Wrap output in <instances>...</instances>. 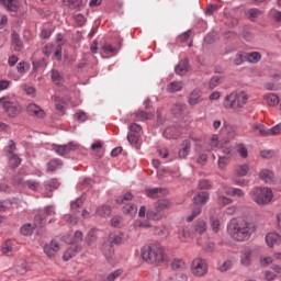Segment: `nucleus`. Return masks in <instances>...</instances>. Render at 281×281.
<instances>
[{
  "instance_id": "f257e3e1",
  "label": "nucleus",
  "mask_w": 281,
  "mask_h": 281,
  "mask_svg": "<svg viewBox=\"0 0 281 281\" xmlns=\"http://www.w3.org/2000/svg\"><path fill=\"white\" fill-rule=\"evenodd\" d=\"M227 232L229 236L234 238V240L243 243L251 238V235L254 234V232H256V225L247 221L232 220L227 224Z\"/></svg>"
},
{
  "instance_id": "f03ea898",
  "label": "nucleus",
  "mask_w": 281,
  "mask_h": 281,
  "mask_svg": "<svg viewBox=\"0 0 281 281\" xmlns=\"http://www.w3.org/2000/svg\"><path fill=\"white\" fill-rule=\"evenodd\" d=\"M140 256L145 262L156 265L157 267L168 262V254L161 244L145 245L140 250Z\"/></svg>"
},
{
  "instance_id": "7ed1b4c3",
  "label": "nucleus",
  "mask_w": 281,
  "mask_h": 281,
  "mask_svg": "<svg viewBox=\"0 0 281 281\" xmlns=\"http://www.w3.org/2000/svg\"><path fill=\"white\" fill-rule=\"evenodd\" d=\"M248 100L249 94H247V92H233L225 97L223 106L224 109H234L235 111H237V109H243V106L247 104Z\"/></svg>"
},
{
  "instance_id": "20e7f679",
  "label": "nucleus",
  "mask_w": 281,
  "mask_h": 281,
  "mask_svg": "<svg viewBox=\"0 0 281 281\" xmlns=\"http://www.w3.org/2000/svg\"><path fill=\"white\" fill-rule=\"evenodd\" d=\"M249 195L257 205H269L273 200V191L267 187H256Z\"/></svg>"
},
{
  "instance_id": "39448f33",
  "label": "nucleus",
  "mask_w": 281,
  "mask_h": 281,
  "mask_svg": "<svg viewBox=\"0 0 281 281\" xmlns=\"http://www.w3.org/2000/svg\"><path fill=\"white\" fill-rule=\"evenodd\" d=\"M124 243V234L123 233H111L109 235V243L103 245V255L108 260H111L115 255V248L113 245H122Z\"/></svg>"
},
{
  "instance_id": "423d86ee",
  "label": "nucleus",
  "mask_w": 281,
  "mask_h": 281,
  "mask_svg": "<svg viewBox=\"0 0 281 281\" xmlns=\"http://www.w3.org/2000/svg\"><path fill=\"white\" fill-rule=\"evenodd\" d=\"M190 270L195 278H203V276H207V261L201 257H196L191 262Z\"/></svg>"
},
{
  "instance_id": "0eeeda50",
  "label": "nucleus",
  "mask_w": 281,
  "mask_h": 281,
  "mask_svg": "<svg viewBox=\"0 0 281 281\" xmlns=\"http://www.w3.org/2000/svg\"><path fill=\"white\" fill-rule=\"evenodd\" d=\"M0 106L4 109L10 117H16V115H19V105H16V102H14V99L11 97L0 98Z\"/></svg>"
},
{
  "instance_id": "6e6552de",
  "label": "nucleus",
  "mask_w": 281,
  "mask_h": 281,
  "mask_svg": "<svg viewBox=\"0 0 281 281\" xmlns=\"http://www.w3.org/2000/svg\"><path fill=\"white\" fill-rule=\"evenodd\" d=\"M59 251L60 244L56 239H53L49 244H46L44 246V252L46 254V256H48V258H54V256H56V254Z\"/></svg>"
},
{
  "instance_id": "1a4fd4ad",
  "label": "nucleus",
  "mask_w": 281,
  "mask_h": 281,
  "mask_svg": "<svg viewBox=\"0 0 281 281\" xmlns=\"http://www.w3.org/2000/svg\"><path fill=\"white\" fill-rule=\"evenodd\" d=\"M44 214L35 215V224H34L35 227H43V225H45V223H47V220L45 218V216H53V214H55L54 206H47L45 209Z\"/></svg>"
},
{
  "instance_id": "9d476101",
  "label": "nucleus",
  "mask_w": 281,
  "mask_h": 281,
  "mask_svg": "<svg viewBox=\"0 0 281 281\" xmlns=\"http://www.w3.org/2000/svg\"><path fill=\"white\" fill-rule=\"evenodd\" d=\"M53 150L60 157H65V155H69L71 150H76V145L68 144V145H54Z\"/></svg>"
},
{
  "instance_id": "9b49d317",
  "label": "nucleus",
  "mask_w": 281,
  "mask_h": 281,
  "mask_svg": "<svg viewBox=\"0 0 281 281\" xmlns=\"http://www.w3.org/2000/svg\"><path fill=\"white\" fill-rule=\"evenodd\" d=\"M263 100L267 104V106L276 108L278 104H280V97L276 93L268 92L263 94Z\"/></svg>"
},
{
  "instance_id": "f8f14e48",
  "label": "nucleus",
  "mask_w": 281,
  "mask_h": 281,
  "mask_svg": "<svg viewBox=\"0 0 281 281\" xmlns=\"http://www.w3.org/2000/svg\"><path fill=\"white\" fill-rule=\"evenodd\" d=\"M210 201V193L207 191H201L193 196V203L195 205H205Z\"/></svg>"
},
{
  "instance_id": "ddd939ff",
  "label": "nucleus",
  "mask_w": 281,
  "mask_h": 281,
  "mask_svg": "<svg viewBox=\"0 0 281 281\" xmlns=\"http://www.w3.org/2000/svg\"><path fill=\"white\" fill-rule=\"evenodd\" d=\"M168 191H166V189L162 188H149L146 189V195L149 199H159V196H164L167 194Z\"/></svg>"
},
{
  "instance_id": "4468645a",
  "label": "nucleus",
  "mask_w": 281,
  "mask_h": 281,
  "mask_svg": "<svg viewBox=\"0 0 281 281\" xmlns=\"http://www.w3.org/2000/svg\"><path fill=\"white\" fill-rule=\"evenodd\" d=\"M11 45L14 52H21V49H23V41H21V35H19V33L15 31H13L11 34Z\"/></svg>"
},
{
  "instance_id": "2eb2a0df",
  "label": "nucleus",
  "mask_w": 281,
  "mask_h": 281,
  "mask_svg": "<svg viewBox=\"0 0 281 281\" xmlns=\"http://www.w3.org/2000/svg\"><path fill=\"white\" fill-rule=\"evenodd\" d=\"M202 100L203 91H201L200 89H195L189 97V104H191V106H196V104H199V102H201Z\"/></svg>"
},
{
  "instance_id": "dca6fc26",
  "label": "nucleus",
  "mask_w": 281,
  "mask_h": 281,
  "mask_svg": "<svg viewBox=\"0 0 281 281\" xmlns=\"http://www.w3.org/2000/svg\"><path fill=\"white\" fill-rule=\"evenodd\" d=\"M259 179L265 181V183H273L276 181V175L271 170L262 169L259 172Z\"/></svg>"
},
{
  "instance_id": "f3484780",
  "label": "nucleus",
  "mask_w": 281,
  "mask_h": 281,
  "mask_svg": "<svg viewBox=\"0 0 281 281\" xmlns=\"http://www.w3.org/2000/svg\"><path fill=\"white\" fill-rule=\"evenodd\" d=\"M266 243L269 247H273L274 245H281V236L278 233H268L266 235Z\"/></svg>"
},
{
  "instance_id": "a211bd4d",
  "label": "nucleus",
  "mask_w": 281,
  "mask_h": 281,
  "mask_svg": "<svg viewBox=\"0 0 281 281\" xmlns=\"http://www.w3.org/2000/svg\"><path fill=\"white\" fill-rule=\"evenodd\" d=\"M251 248H244L240 255V262L244 267L251 266Z\"/></svg>"
},
{
  "instance_id": "6ab92c4d",
  "label": "nucleus",
  "mask_w": 281,
  "mask_h": 281,
  "mask_svg": "<svg viewBox=\"0 0 281 281\" xmlns=\"http://www.w3.org/2000/svg\"><path fill=\"white\" fill-rule=\"evenodd\" d=\"M26 110L30 115H35L36 117H45V111L35 103L29 104Z\"/></svg>"
},
{
  "instance_id": "aec40b11",
  "label": "nucleus",
  "mask_w": 281,
  "mask_h": 281,
  "mask_svg": "<svg viewBox=\"0 0 281 281\" xmlns=\"http://www.w3.org/2000/svg\"><path fill=\"white\" fill-rule=\"evenodd\" d=\"M193 232L200 236H203V234L207 232V222L204 220H198L193 225Z\"/></svg>"
},
{
  "instance_id": "412c9836",
  "label": "nucleus",
  "mask_w": 281,
  "mask_h": 281,
  "mask_svg": "<svg viewBox=\"0 0 281 281\" xmlns=\"http://www.w3.org/2000/svg\"><path fill=\"white\" fill-rule=\"evenodd\" d=\"M138 216L140 218H144V216H147V218H151L153 221H159V218H161V215L157 214L155 211H148L146 213V206H140L138 211Z\"/></svg>"
},
{
  "instance_id": "4be33fe9",
  "label": "nucleus",
  "mask_w": 281,
  "mask_h": 281,
  "mask_svg": "<svg viewBox=\"0 0 281 281\" xmlns=\"http://www.w3.org/2000/svg\"><path fill=\"white\" fill-rule=\"evenodd\" d=\"M178 238L181 243H188L192 238V233L188 226H183L178 231Z\"/></svg>"
},
{
  "instance_id": "5701e85b",
  "label": "nucleus",
  "mask_w": 281,
  "mask_h": 281,
  "mask_svg": "<svg viewBox=\"0 0 281 281\" xmlns=\"http://www.w3.org/2000/svg\"><path fill=\"white\" fill-rule=\"evenodd\" d=\"M1 5H4L9 12L19 10V0H0Z\"/></svg>"
},
{
  "instance_id": "b1692460",
  "label": "nucleus",
  "mask_w": 281,
  "mask_h": 281,
  "mask_svg": "<svg viewBox=\"0 0 281 281\" xmlns=\"http://www.w3.org/2000/svg\"><path fill=\"white\" fill-rule=\"evenodd\" d=\"M234 172L237 177H247L249 172V164L236 165Z\"/></svg>"
},
{
  "instance_id": "393cba45",
  "label": "nucleus",
  "mask_w": 281,
  "mask_h": 281,
  "mask_svg": "<svg viewBox=\"0 0 281 281\" xmlns=\"http://www.w3.org/2000/svg\"><path fill=\"white\" fill-rule=\"evenodd\" d=\"M252 132L255 133V135H260L261 137L269 136V130H267V127H265V125L260 123H256L252 125Z\"/></svg>"
},
{
  "instance_id": "a878e982",
  "label": "nucleus",
  "mask_w": 281,
  "mask_h": 281,
  "mask_svg": "<svg viewBox=\"0 0 281 281\" xmlns=\"http://www.w3.org/2000/svg\"><path fill=\"white\" fill-rule=\"evenodd\" d=\"M7 157L11 168H19V166H21V158H19V156H16V154L13 151H8Z\"/></svg>"
},
{
  "instance_id": "bb28decb",
  "label": "nucleus",
  "mask_w": 281,
  "mask_h": 281,
  "mask_svg": "<svg viewBox=\"0 0 281 281\" xmlns=\"http://www.w3.org/2000/svg\"><path fill=\"white\" fill-rule=\"evenodd\" d=\"M210 226L213 234H218L221 232V220L214 215L210 216Z\"/></svg>"
},
{
  "instance_id": "cd10ccee",
  "label": "nucleus",
  "mask_w": 281,
  "mask_h": 281,
  "mask_svg": "<svg viewBox=\"0 0 281 281\" xmlns=\"http://www.w3.org/2000/svg\"><path fill=\"white\" fill-rule=\"evenodd\" d=\"M192 144L190 143V140H184L182 143V147L179 150V158L180 159H186L188 155H190V148H191Z\"/></svg>"
},
{
  "instance_id": "c85d7f7f",
  "label": "nucleus",
  "mask_w": 281,
  "mask_h": 281,
  "mask_svg": "<svg viewBox=\"0 0 281 281\" xmlns=\"http://www.w3.org/2000/svg\"><path fill=\"white\" fill-rule=\"evenodd\" d=\"M234 148L236 153H238V155L241 157V159H247V157H249V150L247 149V146H245V144H236Z\"/></svg>"
},
{
  "instance_id": "c756f323",
  "label": "nucleus",
  "mask_w": 281,
  "mask_h": 281,
  "mask_svg": "<svg viewBox=\"0 0 281 281\" xmlns=\"http://www.w3.org/2000/svg\"><path fill=\"white\" fill-rule=\"evenodd\" d=\"M176 74L178 76H186L188 74V59L181 60L177 66H176Z\"/></svg>"
},
{
  "instance_id": "7c9ffc66",
  "label": "nucleus",
  "mask_w": 281,
  "mask_h": 281,
  "mask_svg": "<svg viewBox=\"0 0 281 281\" xmlns=\"http://www.w3.org/2000/svg\"><path fill=\"white\" fill-rule=\"evenodd\" d=\"M183 90V82L181 81H173L167 86V91L169 93H177Z\"/></svg>"
},
{
  "instance_id": "2f4dec72",
  "label": "nucleus",
  "mask_w": 281,
  "mask_h": 281,
  "mask_svg": "<svg viewBox=\"0 0 281 281\" xmlns=\"http://www.w3.org/2000/svg\"><path fill=\"white\" fill-rule=\"evenodd\" d=\"M78 251H80V247L78 246H70L65 252H64V260H71V258H74V256H76V254H78Z\"/></svg>"
},
{
  "instance_id": "473e14b6",
  "label": "nucleus",
  "mask_w": 281,
  "mask_h": 281,
  "mask_svg": "<svg viewBox=\"0 0 281 281\" xmlns=\"http://www.w3.org/2000/svg\"><path fill=\"white\" fill-rule=\"evenodd\" d=\"M225 194H227V196H238L239 199H243V196H245V191L238 188H228L226 189Z\"/></svg>"
},
{
  "instance_id": "72a5a7b5",
  "label": "nucleus",
  "mask_w": 281,
  "mask_h": 281,
  "mask_svg": "<svg viewBox=\"0 0 281 281\" xmlns=\"http://www.w3.org/2000/svg\"><path fill=\"white\" fill-rule=\"evenodd\" d=\"M171 203L169 200H159L156 204V214H159V212H164V210H168L170 207Z\"/></svg>"
},
{
  "instance_id": "f704fd0d",
  "label": "nucleus",
  "mask_w": 281,
  "mask_h": 281,
  "mask_svg": "<svg viewBox=\"0 0 281 281\" xmlns=\"http://www.w3.org/2000/svg\"><path fill=\"white\" fill-rule=\"evenodd\" d=\"M187 265L186 261H183L182 259H173V261L171 262V269L173 271H183V269H187Z\"/></svg>"
},
{
  "instance_id": "c9c22d12",
  "label": "nucleus",
  "mask_w": 281,
  "mask_h": 281,
  "mask_svg": "<svg viewBox=\"0 0 281 281\" xmlns=\"http://www.w3.org/2000/svg\"><path fill=\"white\" fill-rule=\"evenodd\" d=\"M97 216H102L103 218L106 216H111V206L101 205L97 209Z\"/></svg>"
},
{
  "instance_id": "e433bc0d",
  "label": "nucleus",
  "mask_w": 281,
  "mask_h": 281,
  "mask_svg": "<svg viewBox=\"0 0 281 281\" xmlns=\"http://www.w3.org/2000/svg\"><path fill=\"white\" fill-rule=\"evenodd\" d=\"M261 58H262V55H260V53L258 52H252L250 54H247L246 56V60L248 63H252L254 65H256V63H260Z\"/></svg>"
},
{
  "instance_id": "4c0bfd02",
  "label": "nucleus",
  "mask_w": 281,
  "mask_h": 281,
  "mask_svg": "<svg viewBox=\"0 0 281 281\" xmlns=\"http://www.w3.org/2000/svg\"><path fill=\"white\" fill-rule=\"evenodd\" d=\"M47 166H48L49 172H54L63 168V161L60 159H53L47 164Z\"/></svg>"
},
{
  "instance_id": "58836bf2",
  "label": "nucleus",
  "mask_w": 281,
  "mask_h": 281,
  "mask_svg": "<svg viewBox=\"0 0 281 281\" xmlns=\"http://www.w3.org/2000/svg\"><path fill=\"white\" fill-rule=\"evenodd\" d=\"M268 16L274 21V23H278V25H281V11L277 9H271L268 13Z\"/></svg>"
},
{
  "instance_id": "ea45409f",
  "label": "nucleus",
  "mask_w": 281,
  "mask_h": 281,
  "mask_svg": "<svg viewBox=\"0 0 281 281\" xmlns=\"http://www.w3.org/2000/svg\"><path fill=\"white\" fill-rule=\"evenodd\" d=\"M153 117H155V115H153V113H148L145 111H138L136 113V120H138L140 122H146V120H153Z\"/></svg>"
},
{
  "instance_id": "a19ab883",
  "label": "nucleus",
  "mask_w": 281,
  "mask_h": 281,
  "mask_svg": "<svg viewBox=\"0 0 281 281\" xmlns=\"http://www.w3.org/2000/svg\"><path fill=\"white\" fill-rule=\"evenodd\" d=\"M123 213L128 216H135L137 214V206L135 204H126L123 206Z\"/></svg>"
},
{
  "instance_id": "79ce46f5",
  "label": "nucleus",
  "mask_w": 281,
  "mask_h": 281,
  "mask_svg": "<svg viewBox=\"0 0 281 281\" xmlns=\"http://www.w3.org/2000/svg\"><path fill=\"white\" fill-rule=\"evenodd\" d=\"M50 78L54 85H57V87L63 85V75H60L58 70H52Z\"/></svg>"
},
{
  "instance_id": "37998d69",
  "label": "nucleus",
  "mask_w": 281,
  "mask_h": 281,
  "mask_svg": "<svg viewBox=\"0 0 281 281\" xmlns=\"http://www.w3.org/2000/svg\"><path fill=\"white\" fill-rule=\"evenodd\" d=\"M27 69H30V64L25 63V61H20L16 65V71L18 74H20L21 76H25V74L27 72Z\"/></svg>"
},
{
  "instance_id": "c03bdc74",
  "label": "nucleus",
  "mask_w": 281,
  "mask_h": 281,
  "mask_svg": "<svg viewBox=\"0 0 281 281\" xmlns=\"http://www.w3.org/2000/svg\"><path fill=\"white\" fill-rule=\"evenodd\" d=\"M176 131H177L176 127L166 128L164 132V137H166L167 139H177V137H179V135L175 134Z\"/></svg>"
},
{
  "instance_id": "a18cd8bd",
  "label": "nucleus",
  "mask_w": 281,
  "mask_h": 281,
  "mask_svg": "<svg viewBox=\"0 0 281 281\" xmlns=\"http://www.w3.org/2000/svg\"><path fill=\"white\" fill-rule=\"evenodd\" d=\"M221 82H223V79L221 77H218V76L212 77L209 82V89L211 91L216 89V87H218V85H221Z\"/></svg>"
},
{
  "instance_id": "49530a36",
  "label": "nucleus",
  "mask_w": 281,
  "mask_h": 281,
  "mask_svg": "<svg viewBox=\"0 0 281 281\" xmlns=\"http://www.w3.org/2000/svg\"><path fill=\"white\" fill-rule=\"evenodd\" d=\"M183 111H186V104L183 103H177L171 108V113H173V115H181Z\"/></svg>"
},
{
  "instance_id": "de8ad7c7",
  "label": "nucleus",
  "mask_w": 281,
  "mask_h": 281,
  "mask_svg": "<svg viewBox=\"0 0 281 281\" xmlns=\"http://www.w3.org/2000/svg\"><path fill=\"white\" fill-rule=\"evenodd\" d=\"M98 238V229L91 228L87 236V241L89 245H93L95 243V239Z\"/></svg>"
},
{
  "instance_id": "09e8293b",
  "label": "nucleus",
  "mask_w": 281,
  "mask_h": 281,
  "mask_svg": "<svg viewBox=\"0 0 281 281\" xmlns=\"http://www.w3.org/2000/svg\"><path fill=\"white\" fill-rule=\"evenodd\" d=\"M229 165V157L221 156L217 161L220 170H225Z\"/></svg>"
},
{
  "instance_id": "8fccbe9b",
  "label": "nucleus",
  "mask_w": 281,
  "mask_h": 281,
  "mask_svg": "<svg viewBox=\"0 0 281 281\" xmlns=\"http://www.w3.org/2000/svg\"><path fill=\"white\" fill-rule=\"evenodd\" d=\"M44 186L46 190H58V187L60 186V183H58V180L52 179L46 181Z\"/></svg>"
},
{
  "instance_id": "3c124183",
  "label": "nucleus",
  "mask_w": 281,
  "mask_h": 281,
  "mask_svg": "<svg viewBox=\"0 0 281 281\" xmlns=\"http://www.w3.org/2000/svg\"><path fill=\"white\" fill-rule=\"evenodd\" d=\"M216 148H218V136L214 135L212 136L211 142L206 147V150L210 153L211 150H216Z\"/></svg>"
},
{
  "instance_id": "603ef678",
  "label": "nucleus",
  "mask_w": 281,
  "mask_h": 281,
  "mask_svg": "<svg viewBox=\"0 0 281 281\" xmlns=\"http://www.w3.org/2000/svg\"><path fill=\"white\" fill-rule=\"evenodd\" d=\"M13 247H14V241L13 240H7L4 241V244L2 245V251L3 254H10L12 252L13 250Z\"/></svg>"
},
{
  "instance_id": "864d4df0",
  "label": "nucleus",
  "mask_w": 281,
  "mask_h": 281,
  "mask_svg": "<svg viewBox=\"0 0 281 281\" xmlns=\"http://www.w3.org/2000/svg\"><path fill=\"white\" fill-rule=\"evenodd\" d=\"M232 199L224 196V195H218L217 196V203L218 205H221L222 207H225V205H229L232 204Z\"/></svg>"
},
{
  "instance_id": "5fc2aeb1",
  "label": "nucleus",
  "mask_w": 281,
  "mask_h": 281,
  "mask_svg": "<svg viewBox=\"0 0 281 281\" xmlns=\"http://www.w3.org/2000/svg\"><path fill=\"white\" fill-rule=\"evenodd\" d=\"M248 14H249L250 21H256V19H258V16L262 14V11H260V9H250L248 11Z\"/></svg>"
},
{
  "instance_id": "6e6d98bb",
  "label": "nucleus",
  "mask_w": 281,
  "mask_h": 281,
  "mask_svg": "<svg viewBox=\"0 0 281 281\" xmlns=\"http://www.w3.org/2000/svg\"><path fill=\"white\" fill-rule=\"evenodd\" d=\"M32 232H34L32 224H25L21 227V234H23V236H31Z\"/></svg>"
},
{
  "instance_id": "4d7b16f0",
  "label": "nucleus",
  "mask_w": 281,
  "mask_h": 281,
  "mask_svg": "<svg viewBox=\"0 0 281 281\" xmlns=\"http://www.w3.org/2000/svg\"><path fill=\"white\" fill-rule=\"evenodd\" d=\"M75 23H77V25H79V27H82V25H85V23H87V18H85V15L78 13L75 15Z\"/></svg>"
},
{
  "instance_id": "13d9d810",
  "label": "nucleus",
  "mask_w": 281,
  "mask_h": 281,
  "mask_svg": "<svg viewBox=\"0 0 281 281\" xmlns=\"http://www.w3.org/2000/svg\"><path fill=\"white\" fill-rule=\"evenodd\" d=\"M198 188L199 190H210L212 188V183H210V180H200Z\"/></svg>"
},
{
  "instance_id": "bf43d9fd",
  "label": "nucleus",
  "mask_w": 281,
  "mask_h": 281,
  "mask_svg": "<svg viewBox=\"0 0 281 281\" xmlns=\"http://www.w3.org/2000/svg\"><path fill=\"white\" fill-rule=\"evenodd\" d=\"M201 212H202L201 206L195 207L192 211V214L187 217L188 223H192V220L196 218V216H199V214H201Z\"/></svg>"
},
{
  "instance_id": "052dcab7",
  "label": "nucleus",
  "mask_w": 281,
  "mask_h": 281,
  "mask_svg": "<svg viewBox=\"0 0 281 281\" xmlns=\"http://www.w3.org/2000/svg\"><path fill=\"white\" fill-rule=\"evenodd\" d=\"M232 260H226L223 262V265L220 266L221 273H225L226 271H229L232 269Z\"/></svg>"
},
{
  "instance_id": "680f3d73",
  "label": "nucleus",
  "mask_w": 281,
  "mask_h": 281,
  "mask_svg": "<svg viewBox=\"0 0 281 281\" xmlns=\"http://www.w3.org/2000/svg\"><path fill=\"white\" fill-rule=\"evenodd\" d=\"M122 273H124V270H122V269L115 270L114 272H112L108 276V281H114L116 278H120V276H122Z\"/></svg>"
},
{
  "instance_id": "e2e57ef3",
  "label": "nucleus",
  "mask_w": 281,
  "mask_h": 281,
  "mask_svg": "<svg viewBox=\"0 0 281 281\" xmlns=\"http://www.w3.org/2000/svg\"><path fill=\"white\" fill-rule=\"evenodd\" d=\"M126 201H133V193L127 192L123 195V198L116 199V202L119 203H126Z\"/></svg>"
},
{
  "instance_id": "0e129e2a",
  "label": "nucleus",
  "mask_w": 281,
  "mask_h": 281,
  "mask_svg": "<svg viewBox=\"0 0 281 281\" xmlns=\"http://www.w3.org/2000/svg\"><path fill=\"white\" fill-rule=\"evenodd\" d=\"M273 262V257H261L260 258V265L262 267H269V265H271Z\"/></svg>"
},
{
  "instance_id": "69168bd1",
  "label": "nucleus",
  "mask_w": 281,
  "mask_h": 281,
  "mask_svg": "<svg viewBox=\"0 0 281 281\" xmlns=\"http://www.w3.org/2000/svg\"><path fill=\"white\" fill-rule=\"evenodd\" d=\"M83 203H85V198L77 199L76 202L71 203V210L72 211L78 210V207L82 206Z\"/></svg>"
},
{
  "instance_id": "338daca9",
  "label": "nucleus",
  "mask_w": 281,
  "mask_h": 281,
  "mask_svg": "<svg viewBox=\"0 0 281 281\" xmlns=\"http://www.w3.org/2000/svg\"><path fill=\"white\" fill-rule=\"evenodd\" d=\"M269 135H281V123L269 130Z\"/></svg>"
},
{
  "instance_id": "774afa93",
  "label": "nucleus",
  "mask_w": 281,
  "mask_h": 281,
  "mask_svg": "<svg viewBox=\"0 0 281 281\" xmlns=\"http://www.w3.org/2000/svg\"><path fill=\"white\" fill-rule=\"evenodd\" d=\"M245 60H247V56L243 55V54H238L235 59H234V64L235 65H243V63H245Z\"/></svg>"
}]
</instances>
